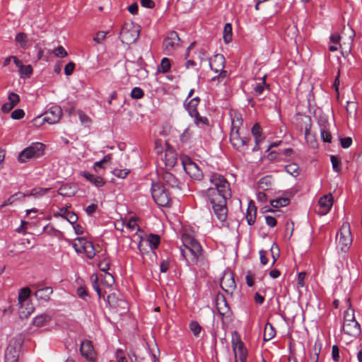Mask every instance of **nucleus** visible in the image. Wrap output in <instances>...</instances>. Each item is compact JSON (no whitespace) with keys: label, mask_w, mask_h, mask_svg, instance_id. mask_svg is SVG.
Instances as JSON below:
<instances>
[{"label":"nucleus","mask_w":362,"mask_h":362,"mask_svg":"<svg viewBox=\"0 0 362 362\" xmlns=\"http://www.w3.org/2000/svg\"><path fill=\"white\" fill-rule=\"evenodd\" d=\"M171 67L170 60L168 58L164 57L158 66V71L161 73L165 74L168 72Z\"/></svg>","instance_id":"38"},{"label":"nucleus","mask_w":362,"mask_h":362,"mask_svg":"<svg viewBox=\"0 0 362 362\" xmlns=\"http://www.w3.org/2000/svg\"><path fill=\"white\" fill-rule=\"evenodd\" d=\"M75 69V64L72 62H69L64 67V74L70 76L73 74Z\"/></svg>","instance_id":"59"},{"label":"nucleus","mask_w":362,"mask_h":362,"mask_svg":"<svg viewBox=\"0 0 362 362\" xmlns=\"http://www.w3.org/2000/svg\"><path fill=\"white\" fill-rule=\"evenodd\" d=\"M98 267L101 271L106 272L110 269V263L104 259L98 263Z\"/></svg>","instance_id":"63"},{"label":"nucleus","mask_w":362,"mask_h":362,"mask_svg":"<svg viewBox=\"0 0 362 362\" xmlns=\"http://www.w3.org/2000/svg\"><path fill=\"white\" fill-rule=\"evenodd\" d=\"M180 39L175 31H170L168 33L163 42V51L165 54H171L179 45Z\"/></svg>","instance_id":"10"},{"label":"nucleus","mask_w":362,"mask_h":362,"mask_svg":"<svg viewBox=\"0 0 362 362\" xmlns=\"http://www.w3.org/2000/svg\"><path fill=\"white\" fill-rule=\"evenodd\" d=\"M338 236V246L342 252H346L353 241L350 226L348 223L342 224L339 233H337Z\"/></svg>","instance_id":"8"},{"label":"nucleus","mask_w":362,"mask_h":362,"mask_svg":"<svg viewBox=\"0 0 362 362\" xmlns=\"http://www.w3.org/2000/svg\"><path fill=\"white\" fill-rule=\"evenodd\" d=\"M144 95V90L139 87L134 88L131 92V97L134 99H141Z\"/></svg>","instance_id":"48"},{"label":"nucleus","mask_w":362,"mask_h":362,"mask_svg":"<svg viewBox=\"0 0 362 362\" xmlns=\"http://www.w3.org/2000/svg\"><path fill=\"white\" fill-rule=\"evenodd\" d=\"M80 351L81 355L88 361H93L95 356L92 342L89 340H85L81 342Z\"/></svg>","instance_id":"18"},{"label":"nucleus","mask_w":362,"mask_h":362,"mask_svg":"<svg viewBox=\"0 0 362 362\" xmlns=\"http://www.w3.org/2000/svg\"><path fill=\"white\" fill-rule=\"evenodd\" d=\"M32 287L37 289L35 293V296L38 300L47 302L50 299V296L53 292L52 287H40L39 284H33Z\"/></svg>","instance_id":"16"},{"label":"nucleus","mask_w":362,"mask_h":362,"mask_svg":"<svg viewBox=\"0 0 362 362\" xmlns=\"http://www.w3.org/2000/svg\"><path fill=\"white\" fill-rule=\"evenodd\" d=\"M140 26L133 22H126L123 24L119 38L123 44L131 45L139 38Z\"/></svg>","instance_id":"4"},{"label":"nucleus","mask_w":362,"mask_h":362,"mask_svg":"<svg viewBox=\"0 0 362 362\" xmlns=\"http://www.w3.org/2000/svg\"><path fill=\"white\" fill-rule=\"evenodd\" d=\"M127 227L131 230H134L137 229V230H140V228L137 224V220L134 217H132L127 222Z\"/></svg>","instance_id":"53"},{"label":"nucleus","mask_w":362,"mask_h":362,"mask_svg":"<svg viewBox=\"0 0 362 362\" xmlns=\"http://www.w3.org/2000/svg\"><path fill=\"white\" fill-rule=\"evenodd\" d=\"M21 77L29 78L33 73V68L31 65L24 66L21 70H19Z\"/></svg>","instance_id":"49"},{"label":"nucleus","mask_w":362,"mask_h":362,"mask_svg":"<svg viewBox=\"0 0 362 362\" xmlns=\"http://www.w3.org/2000/svg\"><path fill=\"white\" fill-rule=\"evenodd\" d=\"M332 356L335 362L339 359V349L337 345H334L332 349Z\"/></svg>","instance_id":"64"},{"label":"nucleus","mask_w":362,"mask_h":362,"mask_svg":"<svg viewBox=\"0 0 362 362\" xmlns=\"http://www.w3.org/2000/svg\"><path fill=\"white\" fill-rule=\"evenodd\" d=\"M147 241L148 242L151 249L155 250L160 244V238L158 235L151 233L147 238Z\"/></svg>","instance_id":"35"},{"label":"nucleus","mask_w":362,"mask_h":362,"mask_svg":"<svg viewBox=\"0 0 362 362\" xmlns=\"http://www.w3.org/2000/svg\"><path fill=\"white\" fill-rule=\"evenodd\" d=\"M273 183V178L272 175H266L262 177L258 182V188L266 191L271 189Z\"/></svg>","instance_id":"25"},{"label":"nucleus","mask_w":362,"mask_h":362,"mask_svg":"<svg viewBox=\"0 0 362 362\" xmlns=\"http://www.w3.org/2000/svg\"><path fill=\"white\" fill-rule=\"evenodd\" d=\"M15 40L23 48H25L28 42V36L24 33H19L16 35Z\"/></svg>","instance_id":"42"},{"label":"nucleus","mask_w":362,"mask_h":362,"mask_svg":"<svg viewBox=\"0 0 362 362\" xmlns=\"http://www.w3.org/2000/svg\"><path fill=\"white\" fill-rule=\"evenodd\" d=\"M223 40L228 44L231 42L233 38L232 25L230 23H226L223 29Z\"/></svg>","instance_id":"34"},{"label":"nucleus","mask_w":362,"mask_h":362,"mask_svg":"<svg viewBox=\"0 0 362 362\" xmlns=\"http://www.w3.org/2000/svg\"><path fill=\"white\" fill-rule=\"evenodd\" d=\"M25 115V112L22 109H16L11 113V118L13 119H21Z\"/></svg>","instance_id":"57"},{"label":"nucleus","mask_w":362,"mask_h":362,"mask_svg":"<svg viewBox=\"0 0 362 362\" xmlns=\"http://www.w3.org/2000/svg\"><path fill=\"white\" fill-rule=\"evenodd\" d=\"M226 59L223 54H217L209 60V66L215 73L222 71L225 68Z\"/></svg>","instance_id":"17"},{"label":"nucleus","mask_w":362,"mask_h":362,"mask_svg":"<svg viewBox=\"0 0 362 362\" xmlns=\"http://www.w3.org/2000/svg\"><path fill=\"white\" fill-rule=\"evenodd\" d=\"M211 185L202 191L211 204L213 211L221 222H224L227 218L226 200L231 197V190L228 180L221 175L211 173L209 178Z\"/></svg>","instance_id":"1"},{"label":"nucleus","mask_w":362,"mask_h":362,"mask_svg":"<svg viewBox=\"0 0 362 362\" xmlns=\"http://www.w3.org/2000/svg\"><path fill=\"white\" fill-rule=\"evenodd\" d=\"M189 327L191 332L193 333V334L195 337H199V335L202 331V327L200 326V325L196 321H192L189 323Z\"/></svg>","instance_id":"44"},{"label":"nucleus","mask_w":362,"mask_h":362,"mask_svg":"<svg viewBox=\"0 0 362 362\" xmlns=\"http://www.w3.org/2000/svg\"><path fill=\"white\" fill-rule=\"evenodd\" d=\"M129 173V171L126 169H124V170L115 169L113 171L114 175L120 178L126 177V176L127 175V174Z\"/></svg>","instance_id":"62"},{"label":"nucleus","mask_w":362,"mask_h":362,"mask_svg":"<svg viewBox=\"0 0 362 362\" xmlns=\"http://www.w3.org/2000/svg\"><path fill=\"white\" fill-rule=\"evenodd\" d=\"M82 176L84 177L87 180L90 182L92 184H93L95 186L100 187L105 185V180L100 177V176H96L94 175L90 174L88 172H83Z\"/></svg>","instance_id":"22"},{"label":"nucleus","mask_w":362,"mask_h":362,"mask_svg":"<svg viewBox=\"0 0 362 362\" xmlns=\"http://www.w3.org/2000/svg\"><path fill=\"white\" fill-rule=\"evenodd\" d=\"M332 204V195L331 194L324 195L320 198L315 211L320 216L325 215L330 211Z\"/></svg>","instance_id":"12"},{"label":"nucleus","mask_w":362,"mask_h":362,"mask_svg":"<svg viewBox=\"0 0 362 362\" xmlns=\"http://www.w3.org/2000/svg\"><path fill=\"white\" fill-rule=\"evenodd\" d=\"M77 190V187L74 184L66 183L62 185L57 192L63 197L74 196Z\"/></svg>","instance_id":"20"},{"label":"nucleus","mask_w":362,"mask_h":362,"mask_svg":"<svg viewBox=\"0 0 362 362\" xmlns=\"http://www.w3.org/2000/svg\"><path fill=\"white\" fill-rule=\"evenodd\" d=\"M265 88H269V85L266 83V76L262 77V81L257 83L254 87V91L256 95H260L264 92Z\"/></svg>","instance_id":"37"},{"label":"nucleus","mask_w":362,"mask_h":362,"mask_svg":"<svg viewBox=\"0 0 362 362\" xmlns=\"http://www.w3.org/2000/svg\"><path fill=\"white\" fill-rule=\"evenodd\" d=\"M52 317L50 315L42 313L37 316H36L33 320V323L36 327H42L48 323L51 320Z\"/></svg>","instance_id":"26"},{"label":"nucleus","mask_w":362,"mask_h":362,"mask_svg":"<svg viewBox=\"0 0 362 362\" xmlns=\"http://www.w3.org/2000/svg\"><path fill=\"white\" fill-rule=\"evenodd\" d=\"M191 117L194 119V123L197 126H199L200 124L206 126L209 125L208 119L205 117L200 116L199 112H197V115H191Z\"/></svg>","instance_id":"45"},{"label":"nucleus","mask_w":362,"mask_h":362,"mask_svg":"<svg viewBox=\"0 0 362 362\" xmlns=\"http://www.w3.org/2000/svg\"><path fill=\"white\" fill-rule=\"evenodd\" d=\"M170 267V260L168 259H163L160 264V271L163 273L166 272Z\"/></svg>","instance_id":"61"},{"label":"nucleus","mask_w":362,"mask_h":362,"mask_svg":"<svg viewBox=\"0 0 362 362\" xmlns=\"http://www.w3.org/2000/svg\"><path fill=\"white\" fill-rule=\"evenodd\" d=\"M290 200L286 197H279L270 201L271 206L274 208L283 207L289 204Z\"/></svg>","instance_id":"33"},{"label":"nucleus","mask_w":362,"mask_h":362,"mask_svg":"<svg viewBox=\"0 0 362 362\" xmlns=\"http://www.w3.org/2000/svg\"><path fill=\"white\" fill-rule=\"evenodd\" d=\"M231 343L235 362H246L247 351L241 341L240 335L236 332L233 334Z\"/></svg>","instance_id":"7"},{"label":"nucleus","mask_w":362,"mask_h":362,"mask_svg":"<svg viewBox=\"0 0 362 362\" xmlns=\"http://www.w3.org/2000/svg\"><path fill=\"white\" fill-rule=\"evenodd\" d=\"M256 214H257V209L254 205H249L247 210V214H246V220L248 223V225L252 226L255 222V218H256Z\"/></svg>","instance_id":"29"},{"label":"nucleus","mask_w":362,"mask_h":362,"mask_svg":"<svg viewBox=\"0 0 362 362\" xmlns=\"http://www.w3.org/2000/svg\"><path fill=\"white\" fill-rule=\"evenodd\" d=\"M330 160H331L333 170L337 173H339L341 171L340 160L335 156H331Z\"/></svg>","instance_id":"47"},{"label":"nucleus","mask_w":362,"mask_h":362,"mask_svg":"<svg viewBox=\"0 0 362 362\" xmlns=\"http://www.w3.org/2000/svg\"><path fill=\"white\" fill-rule=\"evenodd\" d=\"M220 285L221 288L227 293L232 294L236 288V284L232 272L224 273L221 279Z\"/></svg>","instance_id":"14"},{"label":"nucleus","mask_w":362,"mask_h":362,"mask_svg":"<svg viewBox=\"0 0 362 362\" xmlns=\"http://www.w3.org/2000/svg\"><path fill=\"white\" fill-rule=\"evenodd\" d=\"M86 241L87 240L84 238H77L74 240L72 247L77 253H82Z\"/></svg>","instance_id":"31"},{"label":"nucleus","mask_w":362,"mask_h":362,"mask_svg":"<svg viewBox=\"0 0 362 362\" xmlns=\"http://www.w3.org/2000/svg\"><path fill=\"white\" fill-rule=\"evenodd\" d=\"M64 219L67 220L71 224L74 225L78 220L77 215L73 211H69L65 214Z\"/></svg>","instance_id":"52"},{"label":"nucleus","mask_w":362,"mask_h":362,"mask_svg":"<svg viewBox=\"0 0 362 362\" xmlns=\"http://www.w3.org/2000/svg\"><path fill=\"white\" fill-rule=\"evenodd\" d=\"M321 137L325 142H331L332 136L330 132L326 129L325 127L322 128L320 131Z\"/></svg>","instance_id":"54"},{"label":"nucleus","mask_w":362,"mask_h":362,"mask_svg":"<svg viewBox=\"0 0 362 362\" xmlns=\"http://www.w3.org/2000/svg\"><path fill=\"white\" fill-rule=\"evenodd\" d=\"M161 179L165 184L172 188H180V182L173 173L170 172L165 171L163 173Z\"/></svg>","instance_id":"19"},{"label":"nucleus","mask_w":362,"mask_h":362,"mask_svg":"<svg viewBox=\"0 0 362 362\" xmlns=\"http://www.w3.org/2000/svg\"><path fill=\"white\" fill-rule=\"evenodd\" d=\"M182 242L184 248L181 247V254L189 264H197L203 260L202 246L193 237L184 233L182 235Z\"/></svg>","instance_id":"2"},{"label":"nucleus","mask_w":362,"mask_h":362,"mask_svg":"<svg viewBox=\"0 0 362 362\" xmlns=\"http://www.w3.org/2000/svg\"><path fill=\"white\" fill-rule=\"evenodd\" d=\"M192 135V132L189 128H187L185 129L183 133L180 135V139L182 143L187 142Z\"/></svg>","instance_id":"51"},{"label":"nucleus","mask_w":362,"mask_h":362,"mask_svg":"<svg viewBox=\"0 0 362 362\" xmlns=\"http://www.w3.org/2000/svg\"><path fill=\"white\" fill-rule=\"evenodd\" d=\"M252 134L255 139V146L252 148V151H257L259 149V144L264 139L262 135V128L259 124H255L252 128Z\"/></svg>","instance_id":"21"},{"label":"nucleus","mask_w":362,"mask_h":362,"mask_svg":"<svg viewBox=\"0 0 362 362\" xmlns=\"http://www.w3.org/2000/svg\"><path fill=\"white\" fill-rule=\"evenodd\" d=\"M90 281H91L92 286H93V289L97 292V294H98L99 298H104V296L102 293V289L100 287V285L98 284V276L95 274H93L90 276Z\"/></svg>","instance_id":"36"},{"label":"nucleus","mask_w":362,"mask_h":362,"mask_svg":"<svg viewBox=\"0 0 362 362\" xmlns=\"http://www.w3.org/2000/svg\"><path fill=\"white\" fill-rule=\"evenodd\" d=\"M218 73H219V74L211 78V81H217V83H221L223 82L226 78H228L229 76L228 72L225 69L219 71Z\"/></svg>","instance_id":"43"},{"label":"nucleus","mask_w":362,"mask_h":362,"mask_svg":"<svg viewBox=\"0 0 362 362\" xmlns=\"http://www.w3.org/2000/svg\"><path fill=\"white\" fill-rule=\"evenodd\" d=\"M285 171L293 177L299 175L300 169L296 163H290L284 167Z\"/></svg>","instance_id":"32"},{"label":"nucleus","mask_w":362,"mask_h":362,"mask_svg":"<svg viewBox=\"0 0 362 362\" xmlns=\"http://www.w3.org/2000/svg\"><path fill=\"white\" fill-rule=\"evenodd\" d=\"M276 335V330L274 327V326L269 323L267 322L264 327V340L267 341L273 339Z\"/></svg>","instance_id":"28"},{"label":"nucleus","mask_w":362,"mask_h":362,"mask_svg":"<svg viewBox=\"0 0 362 362\" xmlns=\"http://www.w3.org/2000/svg\"><path fill=\"white\" fill-rule=\"evenodd\" d=\"M182 165L185 171L195 180H201L203 177V173L198 165L189 158L182 160Z\"/></svg>","instance_id":"11"},{"label":"nucleus","mask_w":362,"mask_h":362,"mask_svg":"<svg viewBox=\"0 0 362 362\" xmlns=\"http://www.w3.org/2000/svg\"><path fill=\"white\" fill-rule=\"evenodd\" d=\"M30 295V289L28 287L23 288L21 289L18 293V303L23 305V303L26 301Z\"/></svg>","instance_id":"40"},{"label":"nucleus","mask_w":362,"mask_h":362,"mask_svg":"<svg viewBox=\"0 0 362 362\" xmlns=\"http://www.w3.org/2000/svg\"><path fill=\"white\" fill-rule=\"evenodd\" d=\"M8 100L11 104H12L13 106H16L19 103V95L15 93H11L8 95Z\"/></svg>","instance_id":"58"},{"label":"nucleus","mask_w":362,"mask_h":362,"mask_svg":"<svg viewBox=\"0 0 362 362\" xmlns=\"http://www.w3.org/2000/svg\"><path fill=\"white\" fill-rule=\"evenodd\" d=\"M246 129L243 126V119L239 116L232 119V126L230 133V141L234 148L240 152L247 149L250 141L249 136L246 135Z\"/></svg>","instance_id":"3"},{"label":"nucleus","mask_w":362,"mask_h":362,"mask_svg":"<svg viewBox=\"0 0 362 362\" xmlns=\"http://www.w3.org/2000/svg\"><path fill=\"white\" fill-rule=\"evenodd\" d=\"M151 194L155 202L160 206H168L171 198L167 189L160 183H153Z\"/></svg>","instance_id":"6"},{"label":"nucleus","mask_w":362,"mask_h":362,"mask_svg":"<svg viewBox=\"0 0 362 362\" xmlns=\"http://www.w3.org/2000/svg\"><path fill=\"white\" fill-rule=\"evenodd\" d=\"M83 252H84L89 259H93L95 256V250L93 243L87 240L83 249Z\"/></svg>","instance_id":"30"},{"label":"nucleus","mask_w":362,"mask_h":362,"mask_svg":"<svg viewBox=\"0 0 362 362\" xmlns=\"http://www.w3.org/2000/svg\"><path fill=\"white\" fill-rule=\"evenodd\" d=\"M339 141H340L341 146L343 148H348L352 144V139L349 136L341 138L339 139Z\"/></svg>","instance_id":"56"},{"label":"nucleus","mask_w":362,"mask_h":362,"mask_svg":"<svg viewBox=\"0 0 362 362\" xmlns=\"http://www.w3.org/2000/svg\"><path fill=\"white\" fill-rule=\"evenodd\" d=\"M114 283L115 279L113 276L108 272L105 273L103 282L104 287L110 288L114 284Z\"/></svg>","instance_id":"46"},{"label":"nucleus","mask_w":362,"mask_h":362,"mask_svg":"<svg viewBox=\"0 0 362 362\" xmlns=\"http://www.w3.org/2000/svg\"><path fill=\"white\" fill-rule=\"evenodd\" d=\"M111 160L110 155H106L102 160L97 161L94 163L93 168L94 170L98 173L99 169H104L105 165L109 163Z\"/></svg>","instance_id":"39"},{"label":"nucleus","mask_w":362,"mask_h":362,"mask_svg":"<svg viewBox=\"0 0 362 362\" xmlns=\"http://www.w3.org/2000/svg\"><path fill=\"white\" fill-rule=\"evenodd\" d=\"M216 305L220 315L226 317H230V309L223 295L218 294L216 296Z\"/></svg>","instance_id":"15"},{"label":"nucleus","mask_w":362,"mask_h":362,"mask_svg":"<svg viewBox=\"0 0 362 362\" xmlns=\"http://www.w3.org/2000/svg\"><path fill=\"white\" fill-rule=\"evenodd\" d=\"M344 332L349 336L356 337L361 332L360 325L355 320L354 314H349L348 312L344 313Z\"/></svg>","instance_id":"9"},{"label":"nucleus","mask_w":362,"mask_h":362,"mask_svg":"<svg viewBox=\"0 0 362 362\" xmlns=\"http://www.w3.org/2000/svg\"><path fill=\"white\" fill-rule=\"evenodd\" d=\"M52 53L57 57L64 58L67 56V52L65 50V49L62 46H59L57 48H55Z\"/></svg>","instance_id":"50"},{"label":"nucleus","mask_w":362,"mask_h":362,"mask_svg":"<svg viewBox=\"0 0 362 362\" xmlns=\"http://www.w3.org/2000/svg\"><path fill=\"white\" fill-rule=\"evenodd\" d=\"M45 145L40 142L33 143L23 149L18 156L20 163H25L31 159H35L44 154Z\"/></svg>","instance_id":"5"},{"label":"nucleus","mask_w":362,"mask_h":362,"mask_svg":"<svg viewBox=\"0 0 362 362\" xmlns=\"http://www.w3.org/2000/svg\"><path fill=\"white\" fill-rule=\"evenodd\" d=\"M26 197L25 194L18 192L10 196L7 199H6L4 203L0 206V209H2L6 206H9L13 204L16 201H23L24 198Z\"/></svg>","instance_id":"24"},{"label":"nucleus","mask_w":362,"mask_h":362,"mask_svg":"<svg viewBox=\"0 0 362 362\" xmlns=\"http://www.w3.org/2000/svg\"><path fill=\"white\" fill-rule=\"evenodd\" d=\"M62 115V109L58 105H54L49 107L43 115V121H46L48 124L57 123Z\"/></svg>","instance_id":"13"},{"label":"nucleus","mask_w":362,"mask_h":362,"mask_svg":"<svg viewBox=\"0 0 362 362\" xmlns=\"http://www.w3.org/2000/svg\"><path fill=\"white\" fill-rule=\"evenodd\" d=\"M200 102L199 97L192 98L187 103L185 104V108L187 110L189 115H197V106Z\"/></svg>","instance_id":"23"},{"label":"nucleus","mask_w":362,"mask_h":362,"mask_svg":"<svg viewBox=\"0 0 362 362\" xmlns=\"http://www.w3.org/2000/svg\"><path fill=\"white\" fill-rule=\"evenodd\" d=\"M50 188H41L37 187L33 189L29 194H25L27 196H33L35 197H40L43 196L45 193L49 192Z\"/></svg>","instance_id":"41"},{"label":"nucleus","mask_w":362,"mask_h":362,"mask_svg":"<svg viewBox=\"0 0 362 362\" xmlns=\"http://www.w3.org/2000/svg\"><path fill=\"white\" fill-rule=\"evenodd\" d=\"M18 354L13 347H8L5 352V362H18Z\"/></svg>","instance_id":"27"},{"label":"nucleus","mask_w":362,"mask_h":362,"mask_svg":"<svg viewBox=\"0 0 362 362\" xmlns=\"http://www.w3.org/2000/svg\"><path fill=\"white\" fill-rule=\"evenodd\" d=\"M245 279L247 286L252 287L255 283V275L252 273V272H247Z\"/></svg>","instance_id":"60"},{"label":"nucleus","mask_w":362,"mask_h":362,"mask_svg":"<svg viewBox=\"0 0 362 362\" xmlns=\"http://www.w3.org/2000/svg\"><path fill=\"white\" fill-rule=\"evenodd\" d=\"M107 34V32L99 31L95 34L93 40L98 44L101 43L105 40Z\"/></svg>","instance_id":"55"}]
</instances>
